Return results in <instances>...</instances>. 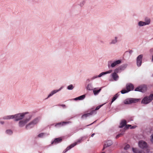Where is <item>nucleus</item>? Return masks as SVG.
Instances as JSON below:
<instances>
[{
	"label": "nucleus",
	"mask_w": 153,
	"mask_h": 153,
	"mask_svg": "<svg viewBox=\"0 0 153 153\" xmlns=\"http://www.w3.org/2000/svg\"><path fill=\"white\" fill-rule=\"evenodd\" d=\"M153 100V94L150 95L149 97H144L142 100L141 103L146 104L151 102Z\"/></svg>",
	"instance_id": "nucleus-6"
},
{
	"label": "nucleus",
	"mask_w": 153,
	"mask_h": 153,
	"mask_svg": "<svg viewBox=\"0 0 153 153\" xmlns=\"http://www.w3.org/2000/svg\"><path fill=\"white\" fill-rule=\"evenodd\" d=\"M102 87L100 88L99 90H96L97 88H95L93 89V93L95 96L97 95L101 90Z\"/></svg>",
	"instance_id": "nucleus-15"
},
{
	"label": "nucleus",
	"mask_w": 153,
	"mask_h": 153,
	"mask_svg": "<svg viewBox=\"0 0 153 153\" xmlns=\"http://www.w3.org/2000/svg\"><path fill=\"white\" fill-rule=\"evenodd\" d=\"M121 60H118L112 61V60H110L108 62V66L109 68L111 67L114 68L117 65L120 64L121 63Z\"/></svg>",
	"instance_id": "nucleus-5"
},
{
	"label": "nucleus",
	"mask_w": 153,
	"mask_h": 153,
	"mask_svg": "<svg viewBox=\"0 0 153 153\" xmlns=\"http://www.w3.org/2000/svg\"><path fill=\"white\" fill-rule=\"evenodd\" d=\"M105 104H103L102 105H100L98 106H97L96 109H95V110H98L103 105H104Z\"/></svg>",
	"instance_id": "nucleus-33"
},
{
	"label": "nucleus",
	"mask_w": 153,
	"mask_h": 153,
	"mask_svg": "<svg viewBox=\"0 0 153 153\" xmlns=\"http://www.w3.org/2000/svg\"><path fill=\"white\" fill-rule=\"evenodd\" d=\"M131 125H126L125 127L126 128H128L129 127H131Z\"/></svg>",
	"instance_id": "nucleus-37"
},
{
	"label": "nucleus",
	"mask_w": 153,
	"mask_h": 153,
	"mask_svg": "<svg viewBox=\"0 0 153 153\" xmlns=\"http://www.w3.org/2000/svg\"><path fill=\"white\" fill-rule=\"evenodd\" d=\"M74 88V87L72 85H68L67 87V89L69 90H72Z\"/></svg>",
	"instance_id": "nucleus-25"
},
{
	"label": "nucleus",
	"mask_w": 153,
	"mask_h": 153,
	"mask_svg": "<svg viewBox=\"0 0 153 153\" xmlns=\"http://www.w3.org/2000/svg\"><path fill=\"white\" fill-rule=\"evenodd\" d=\"M152 62H153V55L152 56Z\"/></svg>",
	"instance_id": "nucleus-42"
},
{
	"label": "nucleus",
	"mask_w": 153,
	"mask_h": 153,
	"mask_svg": "<svg viewBox=\"0 0 153 153\" xmlns=\"http://www.w3.org/2000/svg\"><path fill=\"white\" fill-rule=\"evenodd\" d=\"M119 96V95L118 94H116L113 97L111 101V103L114 102L117 98Z\"/></svg>",
	"instance_id": "nucleus-24"
},
{
	"label": "nucleus",
	"mask_w": 153,
	"mask_h": 153,
	"mask_svg": "<svg viewBox=\"0 0 153 153\" xmlns=\"http://www.w3.org/2000/svg\"><path fill=\"white\" fill-rule=\"evenodd\" d=\"M151 23L150 19L148 18H145L144 21H140L138 23V25L140 27L149 25Z\"/></svg>",
	"instance_id": "nucleus-2"
},
{
	"label": "nucleus",
	"mask_w": 153,
	"mask_h": 153,
	"mask_svg": "<svg viewBox=\"0 0 153 153\" xmlns=\"http://www.w3.org/2000/svg\"><path fill=\"white\" fill-rule=\"evenodd\" d=\"M69 123L68 122H63L62 123H60L57 124L55 125V126H59L60 127L64 125L65 124H67Z\"/></svg>",
	"instance_id": "nucleus-22"
},
{
	"label": "nucleus",
	"mask_w": 153,
	"mask_h": 153,
	"mask_svg": "<svg viewBox=\"0 0 153 153\" xmlns=\"http://www.w3.org/2000/svg\"><path fill=\"white\" fill-rule=\"evenodd\" d=\"M146 89L147 88L146 85H143L136 88L135 91L143 92L146 91Z\"/></svg>",
	"instance_id": "nucleus-10"
},
{
	"label": "nucleus",
	"mask_w": 153,
	"mask_h": 153,
	"mask_svg": "<svg viewBox=\"0 0 153 153\" xmlns=\"http://www.w3.org/2000/svg\"><path fill=\"white\" fill-rule=\"evenodd\" d=\"M152 76H153V74L152 75Z\"/></svg>",
	"instance_id": "nucleus-45"
},
{
	"label": "nucleus",
	"mask_w": 153,
	"mask_h": 153,
	"mask_svg": "<svg viewBox=\"0 0 153 153\" xmlns=\"http://www.w3.org/2000/svg\"><path fill=\"white\" fill-rule=\"evenodd\" d=\"M151 141L152 142V143L153 144V134H152L151 136Z\"/></svg>",
	"instance_id": "nucleus-35"
},
{
	"label": "nucleus",
	"mask_w": 153,
	"mask_h": 153,
	"mask_svg": "<svg viewBox=\"0 0 153 153\" xmlns=\"http://www.w3.org/2000/svg\"><path fill=\"white\" fill-rule=\"evenodd\" d=\"M0 123L3 125V124H4V122L3 121H0Z\"/></svg>",
	"instance_id": "nucleus-40"
},
{
	"label": "nucleus",
	"mask_w": 153,
	"mask_h": 153,
	"mask_svg": "<svg viewBox=\"0 0 153 153\" xmlns=\"http://www.w3.org/2000/svg\"><path fill=\"white\" fill-rule=\"evenodd\" d=\"M105 153V152H102V153Z\"/></svg>",
	"instance_id": "nucleus-44"
},
{
	"label": "nucleus",
	"mask_w": 153,
	"mask_h": 153,
	"mask_svg": "<svg viewBox=\"0 0 153 153\" xmlns=\"http://www.w3.org/2000/svg\"><path fill=\"white\" fill-rule=\"evenodd\" d=\"M129 147H130V146L129 145L127 144V145H126L125 146V147L124 148V149L125 150H127L129 148Z\"/></svg>",
	"instance_id": "nucleus-34"
},
{
	"label": "nucleus",
	"mask_w": 153,
	"mask_h": 153,
	"mask_svg": "<svg viewBox=\"0 0 153 153\" xmlns=\"http://www.w3.org/2000/svg\"><path fill=\"white\" fill-rule=\"evenodd\" d=\"M105 74V73H104V72H102L100 74L98 75V76L99 77H100L103 76Z\"/></svg>",
	"instance_id": "nucleus-30"
},
{
	"label": "nucleus",
	"mask_w": 153,
	"mask_h": 153,
	"mask_svg": "<svg viewBox=\"0 0 153 153\" xmlns=\"http://www.w3.org/2000/svg\"><path fill=\"white\" fill-rule=\"evenodd\" d=\"M85 0H83L80 3L79 5L80 6V7H82L85 4Z\"/></svg>",
	"instance_id": "nucleus-27"
},
{
	"label": "nucleus",
	"mask_w": 153,
	"mask_h": 153,
	"mask_svg": "<svg viewBox=\"0 0 153 153\" xmlns=\"http://www.w3.org/2000/svg\"><path fill=\"white\" fill-rule=\"evenodd\" d=\"M138 146L139 147L142 149L147 148L148 145L146 142L143 141H140L138 143Z\"/></svg>",
	"instance_id": "nucleus-9"
},
{
	"label": "nucleus",
	"mask_w": 153,
	"mask_h": 153,
	"mask_svg": "<svg viewBox=\"0 0 153 153\" xmlns=\"http://www.w3.org/2000/svg\"><path fill=\"white\" fill-rule=\"evenodd\" d=\"M152 104H153V102H152Z\"/></svg>",
	"instance_id": "nucleus-47"
},
{
	"label": "nucleus",
	"mask_w": 153,
	"mask_h": 153,
	"mask_svg": "<svg viewBox=\"0 0 153 153\" xmlns=\"http://www.w3.org/2000/svg\"><path fill=\"white\" fill-rule=\"evenodd\" d=\"M111 76L113 79L116 81L119 78L118 76L115 72H114L111 74Z\"/></svg>",
	"instance_id": "nucleus-14"
},
{
	"label": "nucleus",
	"mask_w": 153,
	"mask_h": 153,
	"mask_svg": "<svg viewBox=\"0 0 153 153\" xmlns=\"http://www.w3.org/2000/svg\"><path fill=\"white\" fill-rule=\"evenodd\" d=\"M62 141V139L61 138H57L55 139V140L52 142V144L57 143Z\"/></svg>",
	"instance_id": "nucleus-20"
},
{
	"label": "nucleus",
	"mask_w": 153,
	"mask_h": 153,
	"mask_svg": "<svg viewBox=\"0 0 153 153\" xmlns=\"http://www.w3.org/2000/svg\"><path fill=\"white\" fill-rule=\"evenodd\" d=\"M85 95H83L80 96L79 97H76L74 99L76 101L77 100H83L85 97Z\"/></svg>",
	"instance_id": "nucleus-17"
},
{
	"label": "nucleus",
	"mask_w": 153,
	"mask_h": 153,
	"mask_svg": "<svg viewBox=\"0 0 153 153\" xmlns=\"http://www.w3.org/2000/svg\"><path fill=\"white\" fill-rule=\"evenodd\" d=\"M140 100V99L134 98H128L124 101L123 103L125 104H130L131 103L137 102Z\"/></svg>",
	"instance_id": "nucleus-3"
},
{
	"label": "nucleus",
	"mask_w": 153,
	"mask_h": 153,
	"mask_svg": "<svg viewBox=\"0 0 153 153\" xmlns=\"http://www.w3.org/2000/svg\"><path fill=\"white\" fill-rule=\"evenodd\" d=\"M81 140H79L76 142L74 143L71 144L69 146H68L66 148V149L64 151L63 153H65L66 152H67L69 150L74 147L77 144L80 143L81 142Z\"/></svg>",
	"instance_id": "nucleus-8"
},
{
	"label": "nucleus",
	"mask_w": 153,
	"mask_h": 153,
	"mask_svg": "<svg viewBox=\"0 0 153 153\" xmlns=\"http://www.w3.org/2000/svg\"><path fill=\"white\" fill-rule=\"evenodd\" d=\"M149 152V149H148L146 150V153H148Z\"/></svg>",
	"instance_id": "nucleus-41"
},
{
	"label": "nucleus",
	"mask_w": 153,
	"mask_h": 153,
	"mask_svg": "<svg viewBox=\"0 0 153 153\" xmlns=\"http://www.w3.org/2000/svg\"><path fill=\"white\" fill-rule=\"evenodd\" d=\"M112 70H108V71L104 72V73H105V74H110L112 72Z\"/></svg>",
	"instance_id": "nucleus-31"
},
{
	"label": "nucleus",
	"mask_w": 153,
	"mask_h": 153,
	"mask_svg": "<svg viewBox=\"0 0 153 153\" xmlns=\"http://www.w3.org/2000/svg\"><path fill=\"white\" fill-rule=\"evenodd\" d=\"M122 135V134H121L117 135V136L116 137V138H118L119 137L121 136Z\"/></svg>",
	"instance_id": "nucleus-38"
},
{
	"label": "nucleus",
	"mask_w": 153,
	"mask_h": 153,
	"mask_svg": "<svg viewBox=\"0 0 153 153\" xmlns=\"http://www.w3.org/2000/svg\"><path fill=\"white\" fill-rule=\"evenodd\" d=\"M6 134L9 135H11L12 134L13 131L11 130H7L6 131Z\"/></svg>",
	"instance_id": "nucleus-26"
},
{
	"label": "nucleus",
	"mask_w": 153,
	"mask_h": 153,
	"mask_svg": "<svg viewBox=\"0 0 153 153\" xmlns=\"http://www.w3.org/2000/svg\"><path fill=\"white\" fill-rule=\"evenodd\" d=\"M94 134H94V133H93V134L91 135V137H93L94 136Z\"/></svg>",
	"instance_id": "nucleus-43"
},
{
	"label": "nucleus",
	"mask_w": 153,
	"mask_h": 153,
	"mask_svg": "<svg viewBox=\"0 0 153 153\" xmlns=\"http://www.w3.org/2000/svg\"><path fill=\"white\" fill-rule=\"evenodd\" d=\"M39 120L38 118H35L28 124L26 125L25 126V128L28 129L33 127L35 125H36L39 122Z\"/></svg>",
	"instance_id": "nucleus-4"
},
{
	"label": "nucleus",
	"mask_w": 153,
	"mask_h": 153,
	"mask_svg": "<svg viewBox=\"0 0 153 153\" xmlns=\"http://www.w3.org/2000/svg\"><path fill=\"white\" fill-rule=\"evenodd\" d=\"M118 37L115 36L114 39H112L109 42V44L110 45H114L117 43L118 42Z\"/></svg>",
	"instance_id": "nucleus-12"
},
{
	"label": "nucleus",
	"mask_w": 153,
	"mask_h": 153,
	"mask_svg": "<svg viewBox=\"0 0 153 153\" xmlns=\"http://www.w3.org/2000/svg\"><path fill=\"white\" fill-rule=\"evenodd\" d=\"M136 127V126H131V127H130V128L131 129H134Z\"/></svg>",
	"instance_id": "nucleus-39"
},
{
	"label": "nucleus",
	"mask_w": 153,
	"mask_h": 153,
	"mask_svg": "<svg viewBox=\"0 0 153 153\" xmlns=\"http://www.w3.org/2000/svg\"><path fill=\"white\" fill-rule=\"evenodd\" d=\"M112 144V143L111 140H108L107 142H106V143L104 145V147H107L109 146H111Z\"/></svg>",
	"instance_id": "nucleus-23"
},
{
	"label": "nucleus",
	"mask_w": 153,
	"mask_h": 153,
	"mask_svg": "<svg viewBox=\"0 0 153 153\" xmlns=\"http://www.w3.org/2000/svg\"><path fill=\"white\" fill-rule=\"evenodd\" d=\"M63 87L62 86L60 87L58 89H56L57 91L58 92L60 91L62 89H63Z\"/></svg>",
	"instance_id": "nucleus-36"
},
{
	"label": "nucleus",
	"mask_w": 153,
	"mask_h": 153,
	"mask_svg": "<svg viewBox=\"0 0 153 153\" xmlns=\"http://www.w3.org/2000/svg\"><path fill=\"white\" fill-rule=\"evenodd\" d=\"M57 92V91L56 90V89L52 91L48 95L47 98H49L50 97L52 96L54 94H55Z\"/></svg>",
	"instance_id": "nucleus-18"
},
{
	"label": "nucleus",
	"mask_w": 153,
	"mask_h": 153,
	"mask_svg": "<svg viewBox=\"0 0 153 153\" xmlns=\"http://www.w3.org/2000/svg\"><path fill=\"white\" fill-rule=\"evenodd\" d=\"M127 122L126 120H123L121 121V122L120 124V127L122 128L124 127L126 124Z\"/></svg>",
	"instance_id": "nucleus-21"
},
{
	"label": "nucleus",
	"mask_w": 153,
	"mask_h": 153,
	"mask_svg": "<svg viewBox=\"0 0 153 153\" xmlns=\"http://www.w3.org/2000/svg\"><path fill=\"white\" fill-rule=\"evenodd\" d=\"M2 118L4 120L14 119L13 115L5 116H4Z\"/></svg>",
	"instance_id": "nucleus-13"
},
{
	"label": "nucleus",
	"mask_w": 153,
	"mask_h": 153,
	"mask_svg": "<svg viewBox=\"0 0 153 153\" xmlns=\"http://www.w3.org/2000/svg\"><path fill=\"white\" fill-rule=\"evenodd\" d=\"M99 77L98 76V75H95L92 76V77L91 78V80H93Z\"/></svg>",
	"instance_id": "nucleus-29"
},
{
	"label": "nucleus",
	"mask_w": 153,
	"mask_h": 153,
	"mask_svg": "<svg viewBox=\"0 0 153 153\" xmlns=\"http://www.w3.org/2000/svg\"><path fill=\"white\" fill-rule=\"evenodd\" d=\"M91 114L90 113H88L87 114H85L82 116V118H83L84 117H86L87 116H89V115H90Z\"/></svg>",
	"instance_id": "nucleus-32"
},
{
	"label": "nucleus",
	"mask_w": 153,
	"mask_h": 153,
	"mask_svg": "<svg viewBox=\"0 0 153 153\" xmlns=\"http://www.w3.org/2000/svg\"><path fill=\"white\" fill-rule=\"evenodd\" d=\"M126 90L125 89L122 90L121 92L122 94H124L127 93L133 89V85L129 83L126 85Z\"/></svg>",
	"instance_id": "nucleus-7"
},
{
	"label": "nucleus",
	"mask_w": 153,
	"mask_h": 153,
	"mask_svg": "<svg viewBox=\"0 0 153 153\" xmlns=\"http://www.w3.org/2000/svg\"><path fill=\"white\" fill-rule=\"evenodd\" d=\"M87 80V81H88H88H89V79H88Z\"/></svg>",
	"instance_id": "nucleus-46"
},
{
	"label": "nucleus",
	"mask_w": 153,
	"mask_h": 153,
	"mask_svg": "<svg viewBox=\"0 0 153 153\" xmlns=\"http://www.w3.org/2000/svg\"><path fill=\"white\" fill-rule=\"evenodd\" d=\"M93 88V85L91 83H89L88 84L86 87V89L87 90L89 91H91L92 90Z\"/></svg>",
	"instance_id": "nucleus-16"
},
{
	"label": "nucleus",
	"mask_w": 153,
	"mask_h": 153,
	"mask_svg": "<svg viewBox=\"0 0 153 153\" xmlns=\"http://www.w3.org/2000/svg\"><path fill=\"white\" fill-rule=\"evenodd\" d=\"M143 55L142 54L138 56L137 59V64L138 67L141 65L142 62V59Z\"/></svg>",
	"instance_id": "nucleus-11"
},
{
	"label": "nucleus",
	"mask_w": 153,
	"mask_h": 153,
	"mask_svg": "<svg viewBox=\"0 0 153 153\" xmlns=\"http://www.w3.org/2000/svg\"><path fill=\"white\" fill-rule=\"evenodd\" d=\"M13 117L15 121H19V126L20 127H22L31 119L32 114L28 112H25L14 114Z\"/></svg>",
	"instance_id": "nucleus-1"
},
{
	"label": "nucleus",
	"mask_w": 153,
	"mask_h": 153,
	"mask_svg": "<svg viewBox=\"0 0 153 153\" xmlns=\"http://www.w3.org/2000/svg\"><path fill=\"white\" fill-rule=\"evenodd\" d=\"M45 136V134L41 133L38 135V137H42Z\"/></svg>",
	"instance_id": "nucleus-28"
},
{
	"label": "nucleus",
	"mask_w": 153,
	"mask_h": 153,
	"mask_svg": "<svg viewBox=\"0 0 153 153\" xmlns=\"http://www.w3.org/2000/svg\"><path fill=\"white\" fill-rule=\"evenodd\" d=\"M132 150L134 153H145L143 151L139 150L137 148H133Z\"/></svg>",
	"instance_id": "nucleus-19"
}]
</instances>
